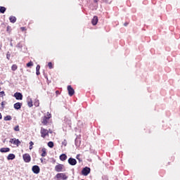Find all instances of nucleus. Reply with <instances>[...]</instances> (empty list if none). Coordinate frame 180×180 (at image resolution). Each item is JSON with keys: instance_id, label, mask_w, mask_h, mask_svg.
Instances as JSON below:
<instances>
[{"instance_id": "6", "label": "nucleus", "mask_w": 180, "mask_h": 180, "mask_svg": "<svg viewBox=\"0 0 180 180\" xmlns=\"http://www.w3.org/2000/svg\"><path fill=\"white\" fill-rule=\"evenodd\" d=\"M63 168H64V165L59 164L55 167V171H56V172H63Z\"/></svg>"}, {"instance_id": "18", "label": "nucleus", "mask_w": 180, "mask_h": 180, "mask_svg": "<svg viewBox=\"0 0 180 180\" xmlns=\"http://www.w3.org/2000/svg\"><path fill=\"white\" fill-rule=\"evenodd\" d=\"M59 158L60 161H65V160H67V155L63 153L60 155Z\"/></svg>"}, {"instance_id": "42", "label": "nucleus", "mask_w": 180, "mask_h": 180, "mask_svg": "<svg viewBox=\"0 0 180 180\" xmlns=\"http://www.w3.org/2000/svg\"><path fill=\"white\" fill-rule=\"evenodd\" d=\"M34 144V143H33V141H30V146H33Z\"/></svg>"}, {"instance_id": "16", "label": "nucleus", "mask_w": 180, "mask_h": 180, "mask_svg": "<svg viewBox=\"0 0 180 180\" xmlns=\"http://www.w3.org/2000/svg\"><path fill=\"white\" fill-rule=\"evenodd\" d=\"M11 151V148H1L0 149V153H9Z\"/></svg>"}, {"instance_id": "8", "label": "nucleus", "mask_w": 180, "mask_h": 180, "mask_svg": "<svg viewBox=\"0 0 180 180\" xmlns=\"http://www.w3.org/2000/svg\"><path fill=\"white\" fill-rule=\"evenodd\" d=\"M68 91L69 96H72L75 94V91L72 89L71 85L68 86Z\"/></svg>"}, {"instance_id": "43", "label": "nucleus", "mask_w": 180, "mask_h": 180, "mask_svg": "<svg viewBox=\"0 0 180 180\" xmlns=\"http://www.w3.org/2000/svg\"><path fill=\"white\" fill-rule=\"evenodd\" d=\"M44 78H46V79H49V77H47V75L44 74Z\"/></svg>"}, {"instance_id": "46", "label": "nucleus", "mask_w": 180, "mask_h": 180, "mask_svg": "<svg viewBox=\"0 0 180 180\" xmlns=\"http://www.w3.org/2000/svg\"><path fill=\"white\" fill-rule=\"evenodd\" d=\"M127 25H129V23H128V22H125V23L124 24V26H127Z\"/></svg>"}, {"instance_id": "1", "label": "nucleus", "mask_w": 180, "mask_h": 180, "mask_svg": "<svg viewBox=\"0 0 180 180\" xmlns=\"http://www.w3.org/2000/svg\"><path fill=\"white\" fill-rule=\"evenodd\" d=\"M55 178H56L57 180H67L68 179V176H67L65 173H58Z\"/></svg>"}, {"instance_id": "51", "label": "nucleus", "mask_w": 180, "mask_h": 180, "mask_svg": "<svg viewBox=\"0 0 180 180\" xmlns=\"http://www.w3.org/2000/svg\"><path fill=\"white\" fill-rule=\"evenodd\" d=\"M7 30H9V26L7 27Z\"/></svg>"}, {"instance_id": "13", "label": "nucleus", "mask_w": 180, "mask_h": 180, "mask_svg": "<svg viewBox=\"0 0 180 180\" xmlns=\"http://www.w3.org/2000/svg\"><path fill=\"white\" fill-rule=\"evenodd\" d=\"M65 123H66V124H68L69 126V127H71V119L65 117V120H64Z\"/></svg>"}, {"instance_id": "39", "label": "nucleus", "mask_w": 180, "mask_h": 180, "mask_svg": "<svg viewBox=\"0 0 180 180\" xmlns=\"http://www.w3.org/2000/svg\"><path fill=\"white\" fill-rule=\"evenodd\" d=\"M46 117H49V119L51 117V114H50V112H47V115H46Z\"/></svg>"}, {"instance_id": "30", "label": "nucleus", "mask_w": 180, "mask_h": 180, "mask_svg": "<svg viewBox=\"0 0 180 180\" xmlns=\"http://www.w3.org/2000/svg\"><path fill=\"white\" fill-rule=\"evenodd\" d=\"M48 66H49L50 70H52V68H53V63L51 62H49L48 63Z\"/></svg>"}, {"instance_id": "21", "label": "nucleus", "mask_w": 180, "mask_h": 180, "mask_svg": "<svg viewBox=\"0 0 180 180\" xmlns=\"http://www.w3.org/2000/svg\"><path fill=\"white\" fill-rule=\"evenodd\" d=\"M42 153H41V157H46L47 155V152L46 151V148H43L42 150Z\"/></svg>"}, {"instance_id": "26", "label": "nucleus", "mask_w": 180, "mask_h": 180, "mask_svg": "<svg viewBox=\"0 0 180 180\" xmlns=\"http://www.w3.org/2000/svg\"><path fill=\"white\" fill-rule=\"evenodd\" d=\"M34 106L37 107L39 106L40 103L39 102V100H35L34 103Z\"/></svg>"}, {"instance_id": "50", "label": "nucleus", "mask_w": 180, "mask_h": 180, "mask_svg": "<svg viewBox=\"0 0 180 180\" xmlns=\"http://www.w3.org/2000/svg\"><path fill=\"white\" fill-rule=\"evenodd\" d=\"M40 160L41 162H43V158H41Z\"/></svg>"}, {"instance_id": "44", "label": "nucleus", "mask_w": 180, "mask_h": 180, "mask_svg": "<svg viewBox=\"0 0 180 180\" xmlns=\"http://www.w3.org/2000/svg\"><path fill=\"white\" fill-rule=\"evenodd\" d=\"M94 2L95 4H98V2H99V0H94Z\"/></svg>"}, {"instance_id": "36", "label": "nucleus", "mask_w": 180, "mask_h": 180, "mask_svg": "<svg viewBox=\"0 0 180 180\" xmlns=\"http://www.w3.org/2000/svg\"><path fill=\"white\" fill-rule=\"evenodd\" d=\"M62 144H63V146H65H65H67V144H68V143H67V140H63V141L62 142Z\"/></svg>"}, {"instance_id": "23", "label": "nucleus", "mask_w": 180, "mask_h": 180, "mask_svg": "<svg viewBox=\"0 0 180 180\" xmlns=\"http://www.w3.org/2000/svg\"><path fill=\"white\" fill-rule=\"evenodd\" d=\"M48 147H49V148H53V147H54V143L53 141H49L48 143Z\"/></svg>"}, {"instance_id": "11", "label": "nucleus", "mask_w": 180, "mask_h": 180, "mask_svg": "<svg viewBox=\"0 0 180 180\" xmlns=\"http://www.w3.org/2000/svg\"><path fill=\"white\" fill-rule=\"evenodd\" d=\"M22 108V103L18 102L14 104V109L19 110Z\"/></svg>"}, {"instance_id": "35", "label": "nucleus", "mask_w": 180, "mask_h": 180, "mask_svg": "<svg viewBox=\"0 0 180 180\" xmlns=\"http://www.w3.org/2000/svg\"><path fill=\"white\" fill-rule=\"evenodd\" d=\"M16 139L13 138V139H11L9 141V143H11V144H13V143H15Z\"/></svg>"}, {"instance_id": "2", "label": "nucleus", "mask_w": 180, "mask_h": 180, "mask_svg": "<svg viewBox=\"0 0 180 180\" xmlns=\"http://www.w3.org/2000/svg\"><path fill=\"white\" fill-rule=\"evenodd\" d=\"M91 174V168L88 167H85L82 170V174L84 175V176H88Z\"/></svg>"}, {"instance_id": "22", "label": "nucleus", "mask_w": 180, "mask_h": 180, "mask_svg": "<svg viewBox=\"0 0 180 180\" xmlns=\"http://www.w3.org/2000/svg\"><path fill=\"white\" fill-rule=\"evenodd\" d=\"M6 12V8L0 6V13H5Z\"/></svg>"}, {"instance_id": "47", "label": "nucleus", "mask_w": 180, "mask_h": 180, "mask_svg": "<svg viewBox=\"0 0 180 180\" xmlns=\"http://www.w3.org/2000/svg\"><path fill=\"white\" fill-rule=\"evenodd\" d=\"M2 119V114L0 112V120Z\"/></svg>"}, {"instance_id": "52", "label": "nucleus", "mask_w": 180, "mask_h": 180, "mask_svg": "<svg viewBox=\"0 0 180 180\" xmlns=\"http://www.w3.org/2000/svg\"><path fill=\"white\" fill-rule=\"evenodd\" d=\"M49 133H53L51 131H49Z\"/></svg>"}, {"instance_id": "7", "label": "nucleus", "mask_w": 180, "mask_h": 180, "mask_svg": "<svg viewBox=\"0 0 180 180\" xmlns=\"http://www.w3.org/2000/svg\"><path fill=\"white\" fill-rule=\"evenodd\" d=\"M32 171L34 174H40V167L38 165H34L32 168Z\"/></svg>"}, {"instance_id": "27", "label": "nucleus", "mask_w": 180, "mask_h": 180, "mask_svg": "<svg viewBox=\"0 0 180 180\" xmlns=\"http://www.w3.org/2000/svg\"><path fill=\"white\" fill-rule=\"evenodd\" d=\"M27 67L28 68L33 67V62L30 61L28 63H27Z\"/></svg>"}, {"instance_id": "5", "label": "nucleus", "mask_w": 180, "mask_h": 180, "mask_svg": "<svg viewBox=\"0 0 180 180\" xmlns=\"http://www.w3.org/2000/svg\"><path fill=\"white\" fill-rule=\"evenodd\" d=\"M46 136H49V131L43 127L41 128V136L43 139L46 138Z\"/></svg>"}, {"instance_id": "48", "label": "nucleus", "mask_w": 180, "mask_h": 180, "mask_svg": "<svg viewBox=\"0 0 180 180\" xmlns=\"http://www.w3.org/2000/svg\"><path fill=\"white\" fill-rule=\"evenodd\" d=\"M52 162H56V160L52 159Z\"/></svg>"}, {"instance_id": "19", "label": "nucleus", "mask_w": 180, "mask_h": 180, "mask_svg": "<svg viewBox=\"0 0 180 180\" xmlns=\"http://www.w3.org/2000/svg\"><path fill=\"white\" fill-rule=\"evenodd\" d=\"M9 20H10L11 23H15L16 22V17L11 15L9 18Z\"/></svg>"}, {"instance_id": "12", "label": "nucleus", "mask_w": 180, "mask_h": 180, "mask_svg": "<svg viewBox=\"0 0 180 180\" xmlns=\"http://www.w3.org/2000/svg\"><path fill=\"white\" fill-rule=\"evenodd\" d=\"M15 158H16V156L15 155V154L13 153H10L8 156H7V160H15Z\"/></svg>"}, {"instance_id": "32", "label": "nucleus", "mask_w": 180, "mask_h": 180, "mask_svg": "<svg viewBox=\"0 0 180 180\" xmlns=\"http://www.w3.org/2000/svg\"><path fill=\"white\" fill-rule=\"evenodd\" d=\"M14 130L15 131H19L20 129H19V125H16L15 127H14Z\"/></svg>"}, {"instance_id": "15", "label": "nucleus", "mask_w": 180, "mask_h": 180, "mask_svg": "<svg viewBox=\"0 0 180 180\" xmlns=\"http://www.w3.org/2000/svg\"><path fill=\"white\" fill-rule=\"evenodd\" d=\"M27 105L29 108H32L33 106V100L31 98H27Z\"/></svg>"}, {"instance_id": "45", "label": "nucleus", "mask_w": 180, "mask_h": 180, "mask_svg": "<svg viewBox=\"0 0 180 180\" xmlns=\"http://www.w3.org/2000/svg\"><path fill=\"white\" fill-rule=\"evenodd\" d=\"M33 149V146L30 145V150H32Z\"/></svg>"}, {"instance_id": "3", "label": "nucleus", "mask_w": 180, "mask_h": 180, "mask_svg": "<svg viewBox=\"0 0 180 180\" xmlns=\"http://www.w3.org/2000/svg\"><path fill=\"white\" fill-rule=\"evenodd\" d=\"M22 158L25 162H30V161H32V158L29 153H25L22 155Z\"/></svg>"}, {"instance_id": "49", "label": "nucleus", "mask_w": 180, "mask_h": 180, "mask_svg": "<svg viewBox=\"0 0 180 180\" xmlns=\"http://www.w3.org/2000/svg\"><path fill=\"white\" fill-rule=\"evenodd\" d=\"M1 106H4V102H1Z\"/></svg>"}, {"instance_id": "31", "label": "nucleus", "mask_w": 180, "mask_h": 180, "mask_svg": "<svg viewBox=\"0 0 180 180\" xmlns=\"http://www.w3.org/2000/svg\"><path fill=\"white\" fill-rule=\"evenodd\" d=\"M105 4H112V0H103Z\"/></svg>"}, {"instance_id": "17", "label": "nucleus", "mask_w": 180, "mask_h": 180, "mask_svg": "<svg viewBox=\"0 0 180 180\" xmlns=\"http://www.w3.org/2000/svg\"><path fill=\"white\" fill-rule=\"evenodd\" d=\"M49 120H50V117H47V116L45 115L42 121L43 124H45V125L47 124V123H49Z\"/></svg>"}, {"instance_id": "33", "label": "nucleus", "mask_w": 180, "mask_h": 180, "mask_svg": "<svg viewBox=\"0 0 180 180\" xmlns=\"http://www.w3.org/2000/svg\"><path fill=\"white\" fill-rule=\"evenodd\" d=\"M22 47H23V46L22 45V44L20 42H19L18 44H17V48L18 49H22Z\"/></svg>"}, {"instance_id": "14", "label": "nucleus", "mask_w": 180, "mask_h": 180, "mask_svg": "<svg viewBox=\"0 0 180 180\" xmlns=\"http://www.w3.org/2000/svg\"><path fill=\"white\" fill-rule=\"evenodd\" d=\"M75 144L76 147H79L81 146V139L79 138H76L75 140Z\"/></svg>"}, {"instance_id": "20", "label": "nucleus", "mask_w": 180, "mask_h": 180, "mask_svg": "<svg viewBox=\"0 0 180 180\" xmlns=\"http://www.w3.org/2000/svg\"><path fill=\"white\" fill-rule=\"evenodd\" d=\"M4 119L5 122L11 121V120H12V116L6 115V117H4Z\"/></svg>"}, {"instance_id": "24", "label": "nucleus", "mask_w": 180, "mask_h": 180, "mask_svg": "<svg viewBox=\"0 0 180 180\" xmlns=\"http://www.w3.org/2000/svg\"><path fill=\"white\" fill-rule=\"evenodd\" d=\"M13 144H15V146H19V144H20V141H19V139H15V141L13 142Z\"/></svg>"}, {"instance_id": "28", "label": "nucleus", "mask_w": 180, "mask_h": 180, "mask_svg": "<svg viewBox=\"0 0 180 180\" xmlns=\"http://www.w3.org/2000/svg\"><path fill=\"white\" fill-rule=\"evenodd\" d=\"M6 58L7 60H11V52H7Z\"/></svg>"}, {"instance_id": "38", "label": "nucleus", "mask_w": 180, "mask_h": 180, "mask_svg": "<svg viewBox=\"0 0 180 180\" xmlns=\"http://www.w3.org/2000/svg\"><path fill=\"white\" fill-rule=\"evenodd\" d=\"M20 30H22V32H25L26 31V28L25 27H21Z\"/></svg>"}, {"instance_id": "37", "label": "nucleus", "mask_w": 180, "mask_h": 180, "mask_svg": "<svg viewBox=\"0 0 180 180\" xmlns=\"http://www.w3.org/2000/svg\"><path fill=\"white\" fill-rule=\"evenodd\" d=\"M36 71H40V65H37L36 67Z\"/></svg>"}, {"instance_id": "40", "label": "nucleus", "mask_w": 180, "mask_h": 180, "mask_svg": "<svg viewBox=\"0 0 180 180\" xmlns=\"http://www.w3.org/2000/svg\"><path fill=\"white\" fill-rule=\"evenodd\" d=\"M37 75H40V70H36Z\"/></svg>"}, {"instance_id": "4", "label": "nucleus", "mask_w": 180, "mask_h": 180, "mask_svg": "<svg viewBox=\"0 0 180 180\" xmlns=\"http://www.w3.org/2000/svg\"><path fill=\"white\" fill-rule=\"evenodd\" d=\"M13 96L17 101H22L23 99V95L20 92H15Z\"/></svg>"}, {"instance_id": "9", "label": "nucleus", "mask_w": 180, "mask_h": 180, "mask_svg": "<svg viewBox=\"0 0 180 180\" xmlns=\"http://www.w3.org/2000/svg\"><path fill=\"white\" fill-rule=\"evenodd\" d=\"M68 164L73 166L77 165V160H75V158H70L68 159Z\"/></svg>"}, {"instance_id": "29", "label": "nucleus", "mask_w": 180, "mask_h": 180, "mask_svg": "<svg viewBox=\"0 0 180 180\" xmlns=\"http://www.w3.org/2000/svg\"><path fill=\"white\" fill-rule=\"evenodd\" d=\"M81 155H77L76 158L77 160H78L79 162H82V160H81V158H79Z\"/></svg>"}, {"instance_id": "25", "label": "nucleus", "mask_w": 180, "mask_h": 180, "mask_svg": "<svg viewBox=\"0 0 180 180\" xmlns=\"http://www.w3.org/2000/svg\"><path fill=\"white\" fill-rule=\"evenodd\" d=\"M12 71H16L18 70V65H13L11 67Z\"/></svg>"}, {"instance_id": "34", "label": "nucleus", "mask_w": 180, "mask_h": 180, "mask_svg": "<svg viewBox=\"0 0 180 180\" xmlns=\"http://www.w3.org/2000/svg\"><path fill=\"white\" fill-rule=\"evenodd\" d=\"M102 179L103 180H109V178L108 177V176L103 175V176H102Z\"/></svg>"}, {"instance_id": "41", "label": "nucleus", "mask_w": 180, "mask_h": 180, "mask_svg": "<svg viewBox=\"0 0 180 180\" xmlns=\"http://www.w3.org/2000/svg\"><path fill=\"white\" fill-rule=\"evenodd\" d=\"M0 95L4 96V95H5V91H0Z\"/></svg>"}, {"instance_id": "10", "label": "nucleus", "mask_w": 180, "mask_h": 180, "mask_svg": "<svg viewBox=\"0 0 180 180\" xmlns=\"http://www.w3.org/2000/svg\"><path fill=\"white\" fill-rule=\"evenodd\" d=\"M98 16H94L91 20V23L93 25V26H96V25H98Z\"/></svg>"}, {"instance_id": "53", "label": "nucleus", "mask_w": 180, "mask_h": 180, "mask_svg": "<svg viewBox=\"0 0 180 180\" xmlns=\"http://www.w3.org/2000/svg\"><path fill=\"white\" fill-rule=\"evenodd\" d=\"M11 46H13V45H12V44H11Z\"/></svg>"}]
</instances>
